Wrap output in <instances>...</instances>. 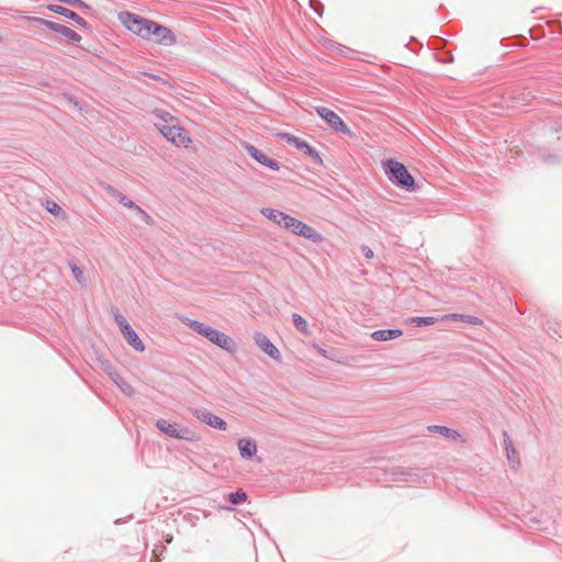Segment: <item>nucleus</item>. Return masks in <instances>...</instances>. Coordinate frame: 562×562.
Wrapping results in <instances>:
<instances>
[{"label": "nucleus", "instance_id": "nucleus-1", "mask_svg": "<svg viewBox=\"0 0 562 562\" xmlns=\"http://www.w3.org/2000/svg\"><path fill=\"white\" fill-rule=\"evenodd\" d=\"M155 115L157 117L155 125L167 140L176 146L188 147L190 145L191 138L188 132L178 124L172 115L162 110L155 111Z\"/></svg>", "mask_w": 562, "mask_h": 562}, {"label": "nucleus", "instance_id": "nucleus-14", "mask_svg": "<svg viewBox=\"0 0 562 562\" xmlns=\"http://www.w3.org/2000/svg\"><path fill=\"white\" fill-rule=\"evenodd\" d=\"M237 447L243 459H250L257 454L258 448L256 441L251 438H241L237 441Z\"/></svg>", "mask_w": 562, "mask_h": 562}, {"label": "nucleus", "instance_id": "nucleus-11", "mask_svg": "<svg viewBox=\"0 0 562 562\" xmlns=\"http://www.w3.org/2000/svg\"><path fill=\"white\" fill-rule=\"evenodd\" d=\"M256 345L273 360H280V351L262 333H256L254 336Z\"/></svg>", "mask_w": 562, "mask_h": 562}, {"label": "nucleus", "instance_id": "nucleus-4", "mask_svg": "<svg viewBox=\"0 0 562 562\" xmlns=\"http://www.w3.org/2000/svg\"><path fill=\"white\" fill-rule=\"evenodd\" d=\"M120 20L128 31L144 40H149L148 25L150 24L151 20L142 18L131 12L121 13Z\"/></svg>", "mask_w": 562, "mask_h": 562}, {"label": "nucleus", "instance_id": "nucleus-26", "mask_svg": "<svg viewBox=\"0 0 562 562\" xmlns=\"http://www.w3.org/2000/svg\"><path fill=\"white\" fill-rule=\"evenodd\" d=\"M112 195L127 209H133L135 206V203L132 200L116 190L112 191Z\"/></svg>", "mask_w": 562, "mask_h": 562}, {"label": "nucleus", "instance_id": "nucleus-20", "mask_svg": "<svg viewBox=\"0 0 562 562\" xmlns=\"http://www.w3.org/2000/svg\"><path fill=\"white\" fill-rule=\"evenodd\" d=\"M261 214L265 215L271 222L276 223L278 226H280L281 221L284 216L283 212L270 207L261 209Z\"/></svg>", "mask_w": 562, "mask_h": 562}, {"label": "nucleus", "instance_id": "nucleus-13", "mask_svg": "<svg viewBox=\"0 0 562 562\" xmlns=\"http://www.w3.org/2000/svg\"><path fill=\"white\" fill-rule=\"evenodd\" d=\"M48 10H50L54 13H57L59 15H63L67 19L72 20L74 22H76L78 25H80L82 27L88 26L87 21L70 9H67L65 7L57 5V4H50V5H48Z\"/></svg>", "mask_w": 562, "mask_h": 562}, {"label": "nucleus", "instance_id": "nucleus-34", "mask_svg": "<svg viewBox=\"0 0 562 562\" xmlns=\"http://www.w3.org/2000/svg\"><path fill=\"white\" fill-rule=\"evenodd\" d=\"M317 351H318L322 356H324V357H326V358L328 357V356H327V351H326L325 349H323V348H321V347H317Z\"/></svg>", "mask_w": 562, "mask_h": 562}, {"label": "nucleus", "instance_id": "nucleus-8", "mask_svg": "<svg viewBox=\"0 0 562 562\" xmlns=\"http://www.w3.org/2000/svg\"><path fill=\"white\" fill-rule=\"evenodd\" d=\"M315 111L335 132L351 135L350 128L333 110L325 106H316Z\"/></svg>", "mask_w": 562, "mask_h": 562}, {"label": "nucleus", "instance_id": "nucleus-24", "mask_svg": "<svg viewBox=\"0 0 562 562\" xmlns=\"http://www.w3.org/2000/svg\"><path fill=\"white\" fill-rule=\"evenodd\" d=\"M69 267L76 281L81 285H86V279L82 269L74 262H69Z\"/></svg>", "mask_w": 562, "mask_h": 562}, {"label": "nucleus", "instance_id": "nucleus-16", "mask_svg": "<svg viewBox=\"0 0 562 562\" xmlns=\"http://www.w3.org/2000/svg\"><path fill=\"white\" fill-rule=\"evenodd\" d=\"M121 334L124 336L126 342L136 351L143 352L145 350L144 342L132 327L125 328Z\"/></svg>", "mask_w": 562, "mask_h": 562}, {"label": "nucleus", "instance_id": "nucleus-22", "mask_svg": "<svg viewBox=\"0 0 562 562\" xmlns=\"http://www.w3.org/2000/svg\"><path fill=\"white\" fill-rule=\"evenodd\" d=\"M293 324L295 328L303 335H311V330L307 322L299 314L292 315Z\"/></svg>", "mask_w": 562, "mask_h": 562}, {"label": "nucleus", "instance_id": "nucleus-6", "mask_svg": "<svg viewBox=\"0 0 562 562\" xmlns=\"http://www.w3.org/2000/svg\"><path fill=\"white\" fill-rule=\"evenodd\" d=\"M149 40L164 46H172L177 43L175 33L167 26L155 21L148 25Z\"/></svg>", "mask_w": 562, "mask_h": 562}, {"label": "nucleus", "instance_id": "nucleus-23", "mask_svg": "<svg viewBox=\"0 0 562 562\" xmlns=\"http://www.w3.org/2000/svg\"><path fill=\"white\" fill-rule=\"evenodd\" d=\"M409 322H411V324H413V325H415L417 327H423V326L434 325L437 322V318L436 317H431V316L412 317Z\"/></svg>", "mask_w": 562, "mask_h": 562}, {"label": "nucleus", "instance_id": "nucleus-12", "mask_svg": "<svg viewBox=\"0 0 562 562\" xmlns=\"http://www.w3.org/2000/svg\"><path fill=\"white\" fill-rule=\"evenodd\" d=\"M247 149V153L254 158L256 159L259 164L272 169V170H278L279 169V164L278 161H276L274 159L268 157L266 154H263L262 151H260L259 149H257L255 146L252 145H248L246 147Z\"/></svg>", "mask_w": 562, "mask_h": 562}, {"label": "nucleus", "instance_id": "nucleus-27", "mask_svg": "<svg viewBox=\"0 0 562 562\" xmlns=\"http://www.w3.org/2000/svg\"><path fill=\"white\" fill-rule=\"evenodd\" d=\"M445 318H447V319H459V318L465 319L469 324H472V325L482 324V321L476 316H463V315H459V314H451V315L445 316Z\"/></svg>", "mask_w": 562, "mask_h": 562}, {"label": "nucleus", "instance_id": "nucleus-29", "mask_svg": "<svg viewBox=\"0 0 562 562\" xmlns=\"http://www.w3.org/2000/svg\"><path fill=\"white\" fill-rule=\"evenodd\" d=\"M133 210L136 212V214L143 222H145L146 224L153 223L151 216L146 211H144L142 207H139L138 205L135 204Z\"/></svg>", "mask_w": 562, "mask_h": 562}, {"label": "nucleus", "instance_id": "nucleus-28", "mask_svg": "<svg viewBox=\"0 0 562 562\" xmlns=\"http://www.w3.org/2000/svg\"><path fill=\"white\" fill-rule=\"evenodd\" d=\"M114 321L117 324L121 333L124 331L125 328L131 327L128 322L125 319V317L122 314H120L119 311H115V313H114Z\"/></svg>", "mask_w": 562, "mask_h": 562}, {"label": "nucleus", "instance_id": "nucleus-3", "mask_svg": "<svg viewBox=\"0 0 562 562\" xmlns=\"http://www.w3.org/2000/svg\"><path fill=\"white\" fill-rule=\"evenodd\" d=\"M385 172L389 176V179L394 184L411 190L414 188L415 181L411 173L407 171L406 167L393 159H390L384 162Z\"/></svg>", "mask_w": 562, "mask_h": 562}, {"label": "nucleus", "instance_id": "nucleus-17", "mask_svg": "<svg viewBox=\"0 0 562 562\" xmlns=\"http://www.w3.org/2000/svg\"><path fill=\"white\" fill-rule=\"evenodd\" d=\"M403 335L401 329H380L371 334L372 339L376 341H387L398 338Z\"/></svg>", "mask_w": 562, "mask_h": 562}, {"label": "nucleus", "instance_id": "nucleus-30", "mask_svg": "<svg viewBox=\"0 0 562 562\" xmlns=\"http://www.w3.org/2000/svg\"><path fill=\"white\" fill-rule=\"evenodd\" d=\"M46 210L54 214V215H59L60 213H63V210L61 207L54 201H46V205H45Z\"/></svg>", "mask_w": 562, "mask_h": 562}, {"label": "nucleus", "instance_id": "nucleus-15", "mask_svg": "<svg viewBox=\"0 0 562 562\" xmlns=\"http://www.w3.org/2000/svg\"><path fill=\"white\" fill-rule=\"evenodd\" d=\"M503 443L506 450V456L509 464L512 465V468H516L519 464V457L507 432L503 434Z\"/></svg>", "mask_w": 562, "mask_h": 562}, {"label": "nucleus", "instance_id": "nucleus-31", "mask_svg": "<svg viewBox=\"0 0 562 562\" xmlns=\"http://www.w3.org/2000/svg\"><path fill=\"white\" fill-rule=\"evenodd\" d=\"M294 220H295V217L290 216V215H288V214H285V213H284V216H283V218H282V221H281L280 227H282V228H285V229L290 231V229H291V227H292V222H293Z\"/></svg>", "mask_w": 562, "mask_h": 562}, {"label": "nucleus", "instance_id": "nucleus-19", "mask_svg": "<svg viewBox=\"0 0 562 562\" xmlns=\"http://www.w3.org/2000/svg\"><path fill=\"white\" fill-rule=\"evenodd\" d=\"M108 373L123 393L128 395L133 393V387L114 369L110 368Z\"/></svg>", "mask_w": 562, "mask_h": 562}, {"label": "nucleus", "instance_id": "nucleus-21", "mask_svg": "<svg viewBox=\"0 0 562 562\" xmlns=\"http://www.w3.org/2000/svg\"><path fill=\"white\" fill-rule=\"evenodd\" d=\"M428 430L431 432L440 434V435L451 438V439H457L458 437H460V435L456 430L450 429L445 426H438V425L429 426Z\"/></svg>", "mask_w": 562, "mask_h": 562}, {"label": "nucleus", "instance_id": "nucleus-10", "mask_svg": "<svg viewBox=\"0 0 562 562\" xmlns=\"http://www.w3.org/2000/svg\"><path fill=\"white\" fill-rule=\"evenodd\" d=\"M282 137L285 138L289 144L295 146L299 150L310 156L316 164H323V160L317 150L311 147L305 140L290 134H283Z\"/></svg>", "mask_w": 562, "mask_h": 562}, {"label": "nucleus", "instance_id": "nucleus-9", "mask_svg": "<svg viewBox=\"0 0 562 562\" xmlns=\"http://www.w3.org/2000/svg\"><path fill=\"white\" fill-rule=\"evenodd\" d=\"M190 413L198 420H200L201 423H203L212 428H215L218 430H226V428H227V423L223 418L214 415L206 408H202V407L190 408Z\"/></svg>", "mask_w": 562, "mask_h": 562}, {"label": "nucleus", "instance_id": "nucleus-25", "mask_svg": "<svg viewBox=\"0 0 562 562\" xmlns=\"http://www.w3.org/2000/svg\"><path fill=\"white\" fill-rule=\"evenodd\" d=\"M246 499H247V494L241 490H238L236 492L228 494V501L233 505H238L240 503H244Z\"/></svg>", "mask_w": 562, "mask_h": 562}, {"label": "nucleus", "instance_id": "nucleus-32", "mask_svg": "<svg viewBox=\"0 0 562 562\" xmlns=\"http://www.w3.org/2000/svg\"><path fill=\"white\" fill-rule=\"evenodd\" d=\"M302 221L295 218L293 222H292V227L290 229V232L294 235H296V232L300 231V226L302 225Z\"/></svg>", "mask_w": 562, "mask_h": 562}, {"label": "nucleus", "instance_id": "nucleus-18", "mask_svg": "<svg viewBox=\"0 0 562 562\" xmlns=\"http://www.w3.org/2000/svg\"><path fill=\"white\" fill-rule=\"evenodd\" d=\"M297 236H302L313 243H321L323 240V236L317 233L312 226L302 223L300 226V231L296 232Z\"/></svg>", "mask_w": 562, "mask_h": 562}, {"label": "nucleus", "instance_id": "nucleus-5", "mask_svg": "<svg viewBox=\"0 0 562 562\" xmlns=\"http://www.w3.org/2000/svg\"><path fill=\"white\" fill-rule=\"evenodd\" d=\"M156 426L161 432L171 438L187 441L198 440V435L193 430L189 429L188 427H179L177 424H171L166 419H158L156 422Z\"/></svg>", "mask_w": 562, "mask_h": 562}, {"label": "nucleus", "instance_id": "nucleus-33", "mask_svg": "<svg viewBox=\"0 0 562 562\" xmlns=\"http://www.w3.org/2000/svg\"><path fill=\"white\" fill-rule=\"evenodd\" d=\"M361 249H362V254L364 255L366 258H368V259L373 258V251L370 247L362 246Z\"/></svg>", "mask_w": 562, "mask_h": 562}, {"label": "nucleus", "instance_id": "nucleus-7", "mask_svg": "<svg viewBox=\"0 0 562 562\" xmlns=\"http://www.w3.org/2000/svg\"><path fill=\"white\" fill-rule=\"evenodd\" d=\"M26 19L34 23L45 25L49 30H52L56 33H59L61 36L67 38L69 43L77 44L81 41V35L66 25H63V24H59V23H56V22H53L49 20H45L42 18L27 16Z\"/></svg>", "mask_w": 562, "mask_h": 562}, {"label": "nucleus", "instance_id": "nucleus-2", "mask_svg": "<svg viewBox=\"0 0 562 562\" xmlns=\"http://www.w3.org/2000/svg\"><path fill=\"white\" fill-rule=\"evenodd\" d=\"M182 322H183V324L189 326L192 330H194L199 335L205 337L212 344L218 346L220 348L224 349L225 351H227L229 353H234L236 351L235 341L226 334H224L209 325H205L201 322L193 321L190 318H183Z\"/></svg>", "mask_w": 562, "mask_h": 562}]
</instances>
